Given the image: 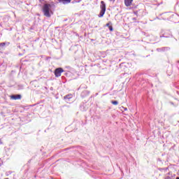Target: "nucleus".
<instances>
[{
	"label": "nucleus",
	"instance_id": "20e7f679",
	"mask_svg": "<svg viewBox=\"0 0 179 179\" xmlns=\"http://www.w3.org/2000/svg\"><path fill=\"white\" fill-rule=\"evenodd\" d=\"M71 0H56V2H59V3H63V5H66L68 3H71Z\"/></svg>",
	"mask_w": 179,
	"mask_h": 179
},
{
	"label": "nucleus",
	"instance_id": "9b49d317",
	"mask_svg": "<svg viewBox=\"0 0 179 179\" xmlns=\"http://www.w3.org/2000/svg\"><path fill=\"white\" fill-rule=\"evenodd\" d=\"M106 26H107V27H110L109 23L106 24Z\"/></svg>",
	"mask_w": 179,
	"mask_h": 179
},
{
	"label": "nucleus",
	"instance_id": "39448f33",
	"mask_svg": "<svg viewBox=\"0 0 179 179\" xmlns=\"http://www.w3.org/2000/svg\"><path fill=\"white\" fill-rule=\"evenodd\" d=\"M10 97L13 100H20V99H22V95L20 94L12 95Z\"/></svg>",
	"mask_w": 179,
	"mask_h": 179
},
{
	"label": "nucleus",
	"instance_id": "423d86ee",
	"mask_svg": "<svg viewBox=\"0 0 179 179\" xmlns=\"http://www.w3.org/2000/svg\"><path fill=\"white\" fill-rule=\"evenodd\" d=\"M133 1L134 0H124L125 6H131V5H132Z\"/></svg>",
	"mask_w": 179,
	"mask_h": 179
},
{
	"label": "nucleus",
	"instance_id": "7ed1b4c3",
	"mask_svg": "<svg viewBox=\"0 0 179 179\" xmlns=\"http://www.w3.org/2000/svg\"><path fill=\"white\" fill-rule=\"evenodd\" d=\"M64 72V69L62 68H57L55 70V76L56 78H59L61 76V73Z\"/></svg>",
	"mask_w": 179,
	"mask_h": 179
},
{
	"label": "nucleus",
	"instance_id": "f257e3e1",
	"mask_svg": "<svg viewBox=\"0 0 179 179\" xmlns=\"http://www.w3.org/2000/svg\"><path fill=\"white\" fill-rule=\"evenodd\" d=\"M43 15L46 16V17H51V4H45L43 7Z\"/></svg>",
	"mask_w": 179,
	"mask_h": 179
},
{
	"label": "nucleus",
	"instance_id": "6e6552de",
	"mask_svg": "<svg viewBox=\"0 0 179 179\" xmlns=\"http://www.w3.org/2000/svg\"><path fill=\"white\" fill-rule=\"evenodd\" d=\"M111 103L114 106H118V101H112Z\"/></svg>",
	"mask_w": 179,
	"mask_h": 179
},
{
	"label": "nucleus",
	"instance_id": "f03ea898",
	"mask_svg": "<svg viewBox=\"0 0 179 179\" xmlns=\"http://www.w3.org/2000/svg\"><path fill=\"white\" fill-rule=\"evenodd\" d=\"M100 9L101 11L98 16L99 17H103V16H104V13H106V3L103 1H101Z\"/></svg>",
	"mask_w": 179,
	"mask_h": 179
},
{
	"label": "nucleus",
	"instance_id": "f8f14e48",
	"mask_svg": "<svg viewBox=\"0 0 179 179\" xmlns=\"http://www.w3.org/2000/svg\"><path fill=\"white\" fill-rule=\"evenodd\" d=\"M176 179H179V177H177Z\"/></svg>",
	"mask_w": 179,
	"mask_h": 179
},
{
	"label": "nucleus",
	"instance_id": "ddd939ff",
	"mask_svg": "<svg viewBox=\"0 0 179 179\" xmlns=\"http://www.w3.org/2000/svg\"><path fill=\"white\" fill-rule=\"evenodd\" d=\"M110 1H115V0H110Z\"/></svg>",
	"mask_w": 179,
	"mask_h": 179
},
{
	"label": "nucleus",
	"instance_id": "1a4fd4ad",
	"mask_svg": "<svg viewBox=\"0 0 179 179\" xmlns=\"http://www.w3.org/2000/svg\"><path fill=\"white\" fill-rule=\"evenodd\" d=\"M4 45H6V43H0V46H1V47H4Z\"/></svg>",
	"mask_w": 179,
	"mask_h": 179
},
{
	"label": "nucleus",
	"instance_id": "4468645a",
	"mask_svg": "<svg viewBox=\"0 0 179 179\" xmlns=\"http://www.w3.org/2000/svg\"><path fill=\"white\" fill-rule=\"evenodd\" d=\"M124 110H127V108H125Z\"/></svg>",
	"mask_w": 179,
	"mask_h": 179
},
{
	"label": "nucleus",
	"instance_id": "9d476101",
	"mask_svg": "<svg viewBox=\"0 0 179 179\" xmlns=\"http://www.w3.org/2000/svg\"><path fill=\"white\" fill-rule=\"evenodd\" d=\"M109 30H110V31H113V27H112V26L109 27Z\"/></svg>",
	"mask_w": 179,
	"mask_h": 179
},
{
	"label": "nucleus",
	"instance_id": "0eeeda50",
	"mask_svg": "<svg viewBox=\"0 0 179 179\" xmlns=\"http://www.w3.org/2000/svg\"><path fill=\"white\" fill-rule=\"evenodd\" d=\"M72 97H73V95H72V94H69V95L65 96H64V99H72Z\"/></svg>",
	"mask_w": 179,
	"mask_h": 179
}]
</instances>
